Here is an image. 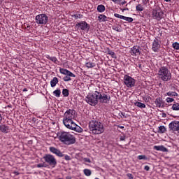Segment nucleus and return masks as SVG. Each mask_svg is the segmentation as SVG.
<instances>
[{
    "mask_svg": "<svg viewBox=\"0 0 179 179\" xmlns=\"http://www.w3.org/2000/svg\"><path fill=\"white\" fill-rule=\"evenodd\" d=\"M166 2H170L171 0H164Z\"/></svg>",
    "mask_w": 179,
    "mask_h": 179,
    "instance_id": "obj_55",
    "label": "nucleus"
},
{
    "mask_svg": "<svg viewBox=\"0 0 179 179\" xmlns=\"http://www.w3.org/2000/svg\"><path fill=\"white\" fill-rule=\"evenodd\" d=\"M123 80L125 86H127L128 88L135 87V83H136V80L129 75H124Z\"/></svg>",
    "mask_w": 179,
    "mask_h": 179,
    "instance_id": "obj_8",
    "label": "nucleus"
},
{
    "mask_svg": "<svg viewBox=\"0 0 179 179\" xmlns=\"http://www.w3.org/2000/svg\"><path fill=\"white\" fill-rule=\"evenodd\" d=\"M62 94L64 97H68L69 96V90L68 89H64L62 90Z\"/></svg>",
    "mask_w": 179,
    "mask_h": 179,
    "instance_id": "obj_31",
    "label": "nucleus"
},
{
    "mask_svg": "<svg viewBox=\"0 0 179 179\" xmlns=\"http://www.w3.org/2000/svg\"><path fill=\"white\" fill-rule=\"evenodd\" d=\"M27 29L30 28V25L27 26Z\"/></svg>",
    "mask_w": 179,
    "mask_h": 179,
    "instance_id": "obj_57",
    "label": "nucleus"
},
{
    "mask_svg": "<svg viewBox=\"0 0 179 179\" xmlns=\"http://www.w3.org/2000/svg\"><path fill=\"white\" fill-rule=\"evenodd\" d=\"M134 106H136V107H138L139 108H146V105L139 101L135 102Z\"/></svg>",
    "mask_w": 179,
    "mask_h": 179,
    "instance_id": "obj_25",
    "label": "nucleus"
},
{
    "mask_svg": "<svg viewBox=\"0 0 179 179\" xmlns=\"http://www.w3.org/2000/svg\"><path fill=\"white\" fill-rule=\"evenodd\" d=\"M127 177H128L129 179H134V175L131 173H127Z\"/></svg>",
    "mask_w": 179,
    "mask_h": 179,
    "instance_id": "obj_41",
    "label": "nucleus"
},
{
    "mask_svg": "<svg viewBox=\"0 0 179 179\" xmlns=\"http://www.w3.org/2000/svg\"><path fill=\"white\" fill-rule=\"evenodd\" d=\"M125 139H126L125 135H123V136H120V141H124Z\"/></svg>",
    "mask_w": 179,
    "mask_h": 179,
    "instance_id": "obj_40",
    "label": "nucleus"
},
{
    "mask_svg": "<svg viewBox=\"0 0 179 179\" xmlns=\"http://www.w3.org/2000/svg\"><path fill=\"white\" fill-rule=\"evenodd\" d=\"M144 170H145V171H149L150 170V167L149 166L146 165L144 167Z\"/></svg>",
    "mask_w": 179,
    "mask_h": 179,
    "instance_id": "obj_43",
    "label": "nucleus"
},
{
    "mask_svg": "<svg viewBox=\"0 0 179 179\" xmlns=\"http://www.w3.org/2000/svg\"><path fill=\"white\" fill-rule=\"evenodd\" d=\"M57 83H58V78L54 77L50 81L51 87H55Z\"/></svg>",
    "mask_w": 179,
    "mask_h": 179,
    "instance_id": "obj_21",
    "label": "nucleus"
},
{
    "mask_svg": "<svg viewBox=\"0 0 179 179\" xmlns=\"http://www.w3.org/2000/svg\"><path fill=\"white\" fill-rule=\"evenodd\" d=\"M83 160L85 163H92V161L89 158H84Z\"/></svg>",
    "mask_w": 179,
    "mask_h": 179,
    "instance_id": "obj_42",
    "label": "nucleus"
},
{
    "mask_svg": "<svg viewBox=\"0 0 179 179\" xmlns=\"http://www.w3.org/2000/svg\"><path fill=\"white\" fill-rule=\"evenodd\" d=\"M166 131L167 129L164 126H160L159 127L158 134H164Z\"/></svg>",
    "mask_w": 179,
    "mask_h": 179,
    "instance_id": "obj_26",
    "label": "nucleus"
},
{
    "mask_svg": "<svg viewBox=\"0 0 179 179\" xmlns=\"http://www.w3.org/2000/svg\"><path fill=\"white\" fill-rule=\"evenodd\" d=\"M13 173L15 174V176H19L20 173L17 171H14Z\"/></svg>",
    "mask_w": 179,
    "mask_h": 179,
    "instance_id": "obj_48",
    "label": "nucleus"
},
{
    "mask_svg": "<svg viewBox=\"0 0 179 179\" xmlns=\"http://www.w3.org/2000/svg\"><path fill=\"white\" fill-rule=\"evenodd\" d=\"M122 0H112V2H114V3H120Z\"/></svg>",
    "mask_w": 179,
    "mask_h": 179,
    "instance_id": "obj_46",
    "label": "nucleus"
},
{
    "mask_svg": "<svg viewBox=\"0 0 179 179\" xmlns=\"http://www.w3.org/2000/svg\"><path fill=\"white\" fill-rule=\"evenodd\" d=\"M111 100V96L107 93H103L101 91H94L89 93L85 96V101L90 106H97L99 103L101 104H108Z\"/></svg>",
    "mask_w": 179,
    "mask_h": 179,
    "instance_id": "obj_1",
    "label": "nucleus"
},
{
    "mask_svg": "<svg viewBox=\"0 0 179 179\" xmlns=\"http://www.w3.org/2000/svg\"><path fill=\"white\" fill-rule=\"evenodd\" d=\"M59 139L64 145H73L76 142V138L75 136L71 134L69 132L60 131L58 134Z\"/></svg>",
    "mask_w": 179,
    "mask_h": 179,
    "instance_id": "obj_3",
    "label": "nucleus"
},
{
    "mask_svg": "<svg viewBox=\"0 0 179 179\" xmlns=\"http://www.w3.org/2000/svg\"><path fill=\"white\" fill-rule=\"evenodd\" d=\"M158 78L162 82L171 80V72L166 66H161L158 71Z\"/></svg>",
    "mask_w": 179,
    "mask_h": 179,
    "instance_id": "obj_5",
    "label": "nucleus"
},
{
    "mask_svg": "<svg viewBox=\"0 0 179 179\" xmlns=\"http://www.w3.org/2000/svg\"><path fill=\"white\" fill-rule=\"evenodd\" d=\"M171 110L173 111H178L179 110V103H175L172 105Z\"/></svg>",
    "mask_w": 179,
    "mask_h": 179,
    "instance_id": "obj_27",
    "label": "nucleus"
},
{
    "mask_svg": "<svg viewBox=\"0 0 179 179\" xmlns=\"http://www.w3.org/2000/svg\"><path fill=\"white\" fill-rule=\"evenodd\" d=\"M117 128H120V129H124V126L117 125Z\"/></svg>",
    "mask_w": 179,
    "mask_h": 179,
    "instance_id": "obj_47",
    "label": "nucleus"
},
{
    "mask_svg": "<svg viewBox=\"0 0 179 179\" xmlns=\"http://www.w3.org/2000/svg\"><path fill=\"white\" fill-rule=\"evenodd\" d=\"M150 0H142L143 4V5H148V3L149 2Z\"/></svg>",
    "mask_w": 179,
    "mask_h": 179,
    "instance_id": "obj_45",
    "label": "nucleus"
},
{
    "mask_svg": "<svg viewBox=\"0 0 179 179\" xmlns=\"http://www.w3.org/2000/svg\"><path fill=\"white\" fill-rule=\"evenodd\" d=\"M113 30H115V31H120V30H118V27L114 28Z\"/></svg>",
    "mask_w": 179,
    "mask_h": 179,
    "instance_id": "obj_50",
    "label": "nucleus"
},
{
    "mask_svg": "<svg viewBox=\"0 0 179 179\" xmlns=\"http://www.w3.org/2000/svg\"><path fill=\"white\" fill-rule=\"evenodd\" d=\"M87 68H94L96 66V63L88 62L85 64Z\"/></svg>",
    "mask_w": 179,
    "mask_h": 179,
    "instance_id": "obj_29",
    "label": "nucleus"
},
{
    "mask_svg": "<svg viewBox=\"0 0 179 179\" xmlns=\"http://www.w3.org/2000/svg\"><path fill=\"white\" fill-rule=\"evenodd\" d=\"M45 58H47V59H50V61H52L54 64H58V59L55 57H51L50 55H46Z\"/></svg>",
    "mask_w": 179,
    "mask_h": 179,
    "instance_id": "obj_20",
    "label": "nucleus"
},
{
    "mask_svg": "<svg viewBox=\"0 0 179 179\" xmlns=\"http://www.w3.org/2000/svg\"><path fill=\"white\" fill-rule=\"evenodd\" d=\"M155 150H158L159 152H168L169 150L164 147V145H155L154 146Z\"/></svg>",
    "mask_w": 179,
    "mask_h": 179,
    "instance_id": "obj_18",
    "label": "nucleus"
},
{
    "mask_svg": "<svg viewBox=\"0 0 179 179\" xmlns=\"http://www.w3.org/2000/svg\"><path fill=\"white\" fill-rule=\"evenodd\" d=\"M141 50H142V48H141L139 46L135 45L131 48L130 54L133 57H136L137 55H141V54L142 52H141Z\"/></svg>",
    "mask_w": 179,
    "mask_h": 179,
    "instance_id": "obj_13",
    "label": "nucleus"
},
{
    "mask_svg": "<svg viewBox=\"0 0 179 179\" xmlns=\"http://www.w3.org/2000/svg\"><path fill=\"white\" fill-rule=\"evenodd\" d=\"M66 179H72V177H71V176H67V177L66 178Z\"/></svg>",
    "mask_w": 179,
    "mask_h": 179,
    "instance_id": "obj_52",
    "label": "nucleus"
},
{
    "mask_svg": "<svg viewBox=\"0 0 179 179\" xmlns=\"http://www.w3.org/2000/svg\"><path fill=\"white\" fill-rule=\"evenodd\" d=\"M155 104L156 107L158 108H164V101H163V98L158 97L155 99Z\"/></svg>",
    "mask_w": 179,
    "mask_h": 179,
    "instance_id": "obj_15",
    "label": "nucleus"
},
{
    "mask_svg": "<svg viewBox=\"0 0 179 179\" xmlns=\"http://www.w3.org/2000/svg\"><path fill=\"white\" fill-rule=\"evenodd\" d=\"M163 117H166V113H163Z\"/></svg>",
    "mask_w": 179,
    "mask_h": 179,
    "instance_id": "obj_58",
    "label": "nucleus"
},
{
    "mask_svg": "<svg viewBox=\"0 0 179 179\" xmlns=\"http://www.w3.org/2000/svg\"><path fill=\"white\" fill-rule=\"evenodd\" d=\"M49 150L50 152H51V153H53V155H56V156H58L59 157H64V154H62L59 150L57 149L55 147H50Z\"/></svg>",
    "mask_w": 179,
    "mask_h": 179,
    "instance_id": "obj_16",
    "label": "nucleus"
},
{
    "mask_svg": "<svg viewBox=\"0 0 179 179\" xmlns=\"http://www.w3.org/2000/svg\"><path fill=\"white\" fill-rule=\"evenodd\" d=\"M2 2H3V0H0V5L2 3Z\"/></svg>",
    "mask_w": 179,
    "mask_h": 179,
    "instance_id": "obj_54",
    "label": "nucleus"
},
{
    "mask_svg": "<svg viewBox=\"0 0 179 179\" xmlns=\"http://www.w3.org/2000/svg\"><path fill=\"white\" fill-rule=\"evenodd\" d=\"M43 159L45 160V163L48 164V166H50V167L54 168L55 166H57V159L54 155H51L50 154L45 155L43 157Z\"/></svg>",
    "mask_w": 179,
    "mask_h": 179,
    "instance_id": "obj_6",
    "label": "nucleus"
},
{
    "mask_svg": "<svg viewBox=\"0 0 179 179\" xmlns=\"http://www.w3.org/2000/svg\"><path fill=\"white\" fill-rule=\"evenodd\" d=\"M138 66H139L140 68H142V64H138Z\"/></svg>",
    "mask_w": 179,
    "mask_h": 179,
    "instance_id": "obj_53",
    "label": "nucleus"
},
{
    "mask_svg": "<svg viewBox=\"0 0 179 179\" xmlns=\"http://www.w3.org/2000/svg\"><path fill=\"white\" fill-rule=\"evenodd\" d=\"M83 173L87 177H90V176H92V171H90V169H85L83 170Z\"/></svg>",
    "mask_w": 179,
    "mask_h": 179,
    "instance_id": "obj_28",
    "label": "nucleus"
},
{
    "mask_svg": "<svg viewBox=\"0 0 179 179\" xmlns=\"http://www.w3.org/2000/svg\"><path fill=\"white\" fill-rule=\"evenodd\" d=\"M76 27L78 29V30H83L84 31H89L90 30V25L86 22V21H81L80 22H77L76 24Z\"/></svg>",
    "mask_w": 179,
    "mask_h": 179,
    "instance_id": "obj_10",
    "label": "nucleus"
},
{
    "mask_svg": "<svg viewBox=\"0 0 179 179\" xmlns=\"http://www.w3.org/2000/svg\"><path fill=\"white\" fill-rule=\"evenodd\" d=\"M170 131L172 132H178L179 134V121H173L169 124Z\"/></svg>",
    "mask_w": 179,
    "mask_h": 179,
    "instance_id": "obj_12",
    "label": "nucleus"
},
{
    "mask_svg": "<svg viewBox=\"0 0 179 179\" xmlns=\"http://www.w3.org/2000/svg\"><path fill=\"white\" fill-rule=\"evenodd\" d=\"M98 20L99 22H106L107 16H106L104 14H100L98 16Z\"/></svg>",
    "mask_w": 179,
    "mask_h": 179,
    "instance_id": "obj_24",
    "label": "nucleus"
},
{
    "mask_svg": "<svg viewBox=\"0 0 179 179\" xmlns=\"http://www.w3.org/2000/svg\"><path fill=\"white\" fill-rule=\"evenodd\" d=\"M75 118H76V111H75V110L69 109L66 110L63 116V124L64 127L76 132H83V129L78 126V124L73 122Z\"/></svg>",
    "mask_w": 179,
    "mask_h": 179,
    "instance_id": "obj_2",
    "label": "nucleus"
},
{
    "mask_svg": "<svg viewBox=\"0 0 179 179\" xmlns=\"http://www.w3.org/2000/svg\"><path fill=\"white\" fill-rule=\"evenodd\" d=\"M172 47L173 48H174V50H179V43L178 42H175L172 44Z\"/></svg>",
    "mask_w": 179,
    "mask_h": 179,
    "instance_id": "obj_35",
    "label": "nucleus"
},
{
    "mask_svg": "<svg viewBox=\"0 0 179 179\" xmlns=\"http://www.w3.org/2000/svg\"><path fill=\"white\" fill-rule=\"evenodd\" d=\"M23 92H27V89H24Z\"/></svg>",
    "mask_w": 179,
    "mask_h": 179,
    "instance_id": "obj_56",
    "label": "nucleus"
},
{
    "mask_svg": "<svg viewBox=\"0 0 179 179\" xmlns=\"http://www.w3.org/2000/svg\"><path fill=\"white\" fill-rule=\"evenodd\" d=\"M165 96H169V97H177L178 94L176 92L169 91L166 93Z\"/></svg>",
    "mask_w": 179,
    "mask_h": 179,
    "instance_id": "obj_22",
    "label": "nucleus"
},
{
    "mask_svg": "<svg viewBox=\"0 0 179 179\" xmlns=\"http://www.w3.org/2000/svg\"><path fill=\"white\" fill-rule=\"evenodd\" d=\"M36 167H38V169H41L43 167H48V165L45 163L38 164L36 165Z\"/></svg>",
    "mask_w": 179,
    "mask_h": 179,
    "instance_id": "obj_38",
    "label": "nucleus"
},
{
    "mask_svg": "<svg viewBox=\"0 0 179 179\" xmlns=\"http://www.w3.org/2000/svg\"><path fill=\"white\" fill-rule=\"evenodd\" d=\"M125 3H127V1H124L123 2H121L122 5H125Z\"/></svg>",
    "mask_w": 179,
    "mask_h": 179,
    "instance_id": "obj_51",
    "label": "nucleus"
},
{
    "mask_svg": "<svg viewBox=\"0 0 179 179\" xmlns=\"http://www.w3.org/2000/svg\"><path fill=\"white\" fill-rule=\"evenodd\" d=\"M53 94L54 96H55V97H60L61 96V90H56L53 92Z\"/></svg>",
    "mask_w": 179,
    "mask_h": 179,
    "instance_id": "obj_32",
    "label": "nucleus"
},
{
    "mask_svg": "<svg viewBox=\"0 0 179 179\" xmlns=\"http://www.w3.org/2000/svg\"><path fill=\"white\" fill-rule=\"evenodd\" d=\"M122 115H123V116H124V113H122Z\"/></svg>",
    "mask_w": 179,
    "mask_h": 179,
    "instance_id": "obj_59",
    "label": "nucleus"
},
{
    "mask_svg": "<svg viewBox=\"0 0 179 179\" xmlns=\"http://www.w3.org/2000/svg\"><path fill=\"white\" fill-rule=\"evenodd\" d=\"M162 48V45L160 44V41L155 38L152 43V50L154 52H159Z\"/></svg>",
    "mask_w": 179,
    "mask_h": 179,
    "instance_id": "obj_11",
    "label": "nucleus"
},
{
    "mask_svg": "<svg viewBox=\"0 0 179 179\" xmlns=\"http://www.w3.org/2000/svg\"><path fill=\"white\" fill-rule=\"evenodd\" d=\"M48 20V15H47V14H39L35 17V21L37 24H47Z\"/></svg>",
    "mask_w": 179,
    "mask_h": 179,
    "instance_id": "obj_7",
    "label": "nucleus"
},
{
    "mask_svg": "<svg viewBox=\"0 0 179 179\" xmlns=\"http://www.w3.org/2000/svg\"><path fill=\"white\" fill-rule=\"evenodd\" d=\"M114 16H115V17H117V19H122L123 20H126V22H129V23H132V22H134L133 17H125V16L120 15L118 13H115Z\"/></svg>",
    "mask_w": 179,
    "mask_h": 179,
    "instance_id": "obj_14",
    "label": "nucleus"
},
{
    "mask_svg": "<svg viewBox=\"0 0 179 179\" xmlns=\"http://www.w3.org/2000/svg\"><path fill=\"white\" fill-rule=\"evenodd\" d=\"M108 54L109 55H110V56L112 57V58H115V59L117 58V55H115V53L114 52H113L112 50H109V51L108 52Z\"/></svg>",
    "mask_w": 179,
    "mask_h": 179,
    "instance_id": "obj_37",
    "label": "nucleus"
},
{
    "mask_svg": "<svg viewBox=\"0 0 179 179\" xmlns=\"http://www.w3.org/2000/svg\"><path fill=\"white\" fill-rule=\"evenodd\" d=\"M145 8H143V6H142V4H138L136 7V10L138 11V12H143V10H144Z\"/></svg>",
    "mask_w": 179,
    "mask_h": 179,
    "instance_id": "obj_30",
    "label": "nucleus"
},
{
    "mask_svg": "<svg viewBox=\"0 0 179 179\" xmlns=\"http://www.w3.org/2000/svg\"><path fill=\"white\" fill-rule=\"evenodd\" d=\"M164 13L160 10L153 9L151 11V17L155 20H157L158 22L163 19Z\"/></svg>",
    "mask_w": 179,
    "mask_h": 179,
    "instance_id": "obj_9",
    "label": "nucleus"
},
{
    "mask_svg": "<svg viewBox=\"0 0 179 179\" xmlns=\"http://www.w3.org/2000/svg\"><path fill=\"white\" fill-rule=\"evenodd\" d=\"M166 103H173V101H174V98L168 97L166 99Z\"/></svg>",
    "mask_w": 179,
    "mask_h": 179,
    "instance_id": "obj_39",
    "label": "nucleus"
},
{
    "mask_svg": "<svg viewBox=\"0 0 179 179\" xmlns=\"http://www.w3.org/2000/svg\"><path fill=\"white\" fill-rule=\"evenodd\" d=\"M63 80H64V82H71V80H72V79L71 78V76H70L66 75V76H64V77L63 78Z\"/></svg>",
    "mask_w": 179,
    "mask_h": 179,
    "instance_id": "obj_34",
    "label": "nucleus"
},
{
    "mask_svg": "<svg viewBox=\"0 0 179 179\" xmlns=\"http://www.w3.org/2000/svg\"><path fill=\"white\" fill-rule=\"evenodd\" d=\"M90 130L94 135H100L104 132V126L99 120H92L89 124Z\"/></svg>",
    "mask_w": 179,
    "mask_h": 179,
    "instance_id": "obj_4",
    "label": "nucleus"
},
{
    "mask_svg": "<svg viewBox=\"0 0 179 179\" xmlns=\"http://www.w3.org/2000/svg\"><path fill=\"white\" fill-rule=\"evenodd\" d=\"M137 159H138V160H148V157H146V155H138Z\"/></svg>",
    "mask_w": 179,
    "mask_h": 179,
    "instance_id": "obj_36",
    "label": "nucleus"
},
{
    "mask_svg": "<svg viewBox=\"0 0 179 179\" xmlns=\"http://www.w3.org/2000/svg\"><path fill=\"white\" fill-rule=\"evenodd\" d=\"M72 17H74V19L78 20V19H82L83 17V15L82 14H74L72 15Z\"/></svg>",
    "mask_w": 179,
    "mask_h": 179,
    "instance_id": "obj_33",
    "label": "nucleus"
},
{
    "mask_svg": "<svg viewBox=\"0 0 179 179\" xmlns=\"http://www.w3.org/2000/svg\"><path fill=\"white\" fill-rule=\"evenodd\" d=\"M105 10H106V6H104V5L103 4L98 5L97 11L99 13H103V12H105Z\"/></svg>",
    "mask_w": 179,
    "mask_h": 179,
    "instance_id": "obj_23",
    "label": "nucleus"
},
{
    "mask_svg": "<svg viewBox=\"0 0 179 179\" xmlns=\"http://www.w3.org/2000/svg\"><path fill=\"white\" fill-rule=\"evenodd\" d=\"M59 72L62 75H68V76H71V78H76V76L68 69H59Z\"/></svg>",
    "mask_w": 179,
    "mask_h": 179,
    "instance_id": "obj_17",
    "label": "nucleus"
},
{
    "mask_svg": "<svg viewBox=\"0 0 179 179\" xmlns=\"http://www.w3.org/2000/svg\"><path fill=\"white\" fill-rule=\"evenodd\" d=\"M64 159L65 160L69 161L71 160V157L69 155H65Z\"/></svg>",
    "mask_w": 179,
    "mask_h": 179,
    "instance_id": "obj_44",
    "label": "nucleus"
},
{
    "mask_svg": "<svg viewBox=\"0 0 179 179\" xmlns=\"http://www.w3.org/2000/svg\"><path fill=\"white\" fill-rule=\"evenodd\" d=\"M0 131L3 134H8L9 132V127L6 126V124H1L0 125Z\"/></svg>",
    "mask_w": 179,
    "mask_h": 179,
    "instance_id": "obj_19",
    "label": "nucleus"
},
{
    "mask_svg": "<svg viewBox=\"0 0 179 179\" xmlns=\"http://www.w3.org/2000/svg\"><path fill=\"white\" fill-rule=\"evenodd\" d=\"M2 122V115L0 113V124Z\"/></svg>",
    "mask_w": 179,
    "mask_h": 179,
    "instance_id": "obj_49",
    "label": "nucleus"
}]
</instances>
